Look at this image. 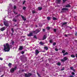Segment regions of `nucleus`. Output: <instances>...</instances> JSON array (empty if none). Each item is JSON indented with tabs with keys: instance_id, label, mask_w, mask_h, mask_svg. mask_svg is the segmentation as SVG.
<instances>
[{
	"instance_id": "nucleus-1",
	"label": "nucleus",
	"mask_w": 77,
	"mask_h": 77,
	"mask_svg": "<svg viewBox=\"0 0 77 77\" xmlns=\"http://www.w3.org/2000/svg\"><path fill=\"white\" fill-rule=\"evenodd\" d=\"M4 48L3 50L5 52H8L10 51L11 49L10 48V47H12V45H10L8 43H6V44L4 45H3Z\"/></svg>"
},
{
	"instance_id": "nucleus-2",
	"label": "nucleus",
	"mask_w": 77,
	"mask_h": 77,
	"mask_svg": "<svg viewBox=\"0 0 77 77\" xmlns=\"http://www.w3.org/2000/svg\"><path fill=\"white\" fill-rule=\"evenodd\" d=\"M37 29L35 31H34V33L35 34H37V33H39V32H40V31H41V29Z\"/></svg>"
},
{
	"instance_id": "nucleus-3",
	"label": "nucleus",
	"mask_w": 77,
	"mask_h": 77,
	"mask_svg": "<svg viewBox=\"0 0 77 77\" xmlns=\"http://www.w3.org/2000/svg\"><path fill=\"white\" fill-rule=\"evenodd\" d=\"M4 24L7 27H9V24L8 22L6 21H4Z\"/></svg>"
},
{
	"instance_id": "nucleus-4",
	"label": "nucleus",
	"mask_w": 77,
	"mask_h": 77,
	"mask_svg": "<svg viewBox=\"0 0 77 77\" xmlns=\"http://www.w3.org/2000/svg\"><path fill=\"white\" fill-rule=\"evenodd\" d=\"M68 60V58L66 57H65L63 58V59H62L61 60L62 62H65L66 60Z\"/></svg>"
},
{
	"instance_id": "nucleus-5",
	"label": "nucleus",
	"mask_w": 77,
	"mask_h": 77,
	"mask_svg": "<svg viewBox=\"0 0 77 77\" xmlns=\"http://www.w3.org/2000/svg\"><path fill=\"white\" fill-rule=\"evenodd\" d=\"M62 11H61V12H63L64 11H68V8H62Z\"/></svg>"
},
{
	"instance_id": "nucleus-6",
	"label": "nucleus",
	"mask_w": 77,
	"mask_h": 77,
	"mask_svg": "<svg viewBox=\"0 0 77 77\" xmlns=\"http://www.w3.org/2000/svg\"><path fill=\"white\" fill-rule=\"evenodd\" d=\"M11 72V73H12V72H14L15 71V70H14V68H11L10 70Z\"/></svg>"
},
{
	"instance_id": "nucleus-7",
	"label": "nucleus",
	"mask_w": 77,
	"mask_h": 77,
	"mask_svg": "<svg viewBox=\"0 0 77 77\" xmlns=\"http://www.w3.org/2000/svg\"><path fill=\"white\" fill-rule=\"evenodd\" d=\"M60 0H56V2L57 4H60Z\"/></svg>"
},
{
	"instance_id": "nucleus-8",
	"label": "nucleus",
	"mask_w": 77,
	"mask_h": 77,
	"mask_svg": "<svg viewBox=\"0 0 77 77\" xmlns=\"http://www.w3.org/2000/svg\"><path fill=\"white\" fill-rule=\"evenodd\" d=\"M35 51L36 53V54H35L36 55H37V54H39V51H38V50H36Z\"/></svg>"
},
{
	"instance_id": "nucleus-9",
	"label": "nucleus",
	"mask_w": 77,
	"mask_h": 77,
	"mask_svg": "<svg viewBox=\"0 0 77 77\" xmlns=\"http://www.w3.org/2000/svg\"><path fill=\"white\" fill-rule=\"evenodd\" d=\"M0 30H1V31H4V30H5V27H4L0 29Z\"/></svg>"
},
{
	"instance_id": "nucleus-10",
	"label": "nucleus",
	"mask_w": 77,
	"mask_h": 77,
	"mask_svg": "<svg viewBox=\"0 0 77 77\" xmlns=\"http://www.w3.org/2000/svg\"><path fill=\"white\" fill-rule=\"evenodd\" d=\"M32 34L33 33L32 32H30L29 34H27V35L28 36H32Z\"/></svg>"
},
{
	"instance_id": "nucleus-11",
	"label": "nucleus",
	"mask_w": 77,
	"mask_h": 77,
	"mask_svg": "<svg viewBox=\"0 0 77 77\" xmlns=\"http://www.w3.org/2000/svg\"><path fill=\"white\" fill-rule=\"evenodd\" d=\"M21 17L23 20H24V21H26V18H24V17L22 15H21Z\"/></svg>"
},
{
	"instance_id": "nucleus-12",
	"label": "nucleus",
	"mask_w": 77,
	"mask_h": 77,
	"mask_svg": "<svg viewBox=\"0 0 77 77\" xmlns=\"http://www.w3.org/2000/svg\"><path fill=\"white\" fill-rule=\"evenodd\" d=\"M18 49L19 50H22L23 49V46H21Z\"/></svg>"
},
{
	"instance_id": "nucleus-13",
	"label": "nucleus",
	"mask_w": 77,
	"mask_h": 77,
	"mask_svg": "<svg viewBox=\"0 0 77 77\" xmlns=\"http://www.w3.org/2000/svg\"><path fill=\"white\" fill-rule=\"evenodd\" d=\"M46 38H47V37H46V35H44L43 38L42 40H45V39H46Z\"/></svg>"
},
{
	"instance_id": "nucleus-14",
	"label": "nucleus",
	"mask_w": 77,
	"mask_h": 77,
	"mask_svg": "<svg viewBox=\"0 0 77 77\" xmlns=\"http://www.w3.org/2000/svg\"><path fill=\"white\" fill-rule=\"evenodd\" d=\"M39 44H40V45H43L44 44V43L42 42H40L39 43Z\"/></svg>"
},
{
	"instance_id": "nucleus-15",
	"label": "nucleus",
	"mask_w": 77,
	"mask_h": 77,
	"mask_svg": "<svg viewBox=\"0 0 77 77\" xmlns=\"http://www.w3.org/2000/svg\"><path fill=\"white\" fill-rule=\"evenodd\" d=\"M44 48L45 50H48V47L47 46L45 47Z\"/></svg>"
},
{
	"instance_id": "nucleus-16",
	"label": "nucleus",
	"mask_w": 77,
	"mask_h": 77,
	"mask_svg": "<svg viewBox=\"0 0 77 77\" xmlns=\"http://www.w3.org/2000/svg\"><path fill=\"white\" fill-rule=\"evenodd\" d=\"M71 7V5H66V8H70Z\"/></svg>"
},
{
	"instance_id": "nucleus-17",
	"label": "nucleus",
	"mask_w": 77,
	"mask_h": 77,
	"mask_svg": "<svg viewBox=\"0 0 77 77\" xmlns=\"http://www.w3.org/2000/svg\"><path fill=\"white\" fill-rule=\"evenodd\" d=\"M32 75V74L31 73H29L28 74V75L29 77H30V76H31Z\"/></svg>"
},
{
	"instance_id": "nucleus-18",
	"label": "nucleus",
	"mask_w": 77,
	"mask_h": 77,
	"mask_svg": "<svg viewBox=\"0 0 77 77\" xmlns=\"http://www.w3.org/2000/svg\"><path fill=\"white\" fill-rule=\"evenodd\" d=\"M38 10H39V11H41V10H42V8L40 7H39L38 8Z\"/></svg>"
},
{
	"instance_id": "nucleus-19",
	"label": "nucleus",
	"mask_w": 77,
	"mask_h": 77,
	"mask_svg": "<svg viewBox=\"0 0 77 77\" xmlns=\"http://www.w3.org/2000/svg\"><path fill=\"white\" fill-rule=\"evenodd\" d=\"M25 74V77H29V76H28V74L27 73H24Z\"/></svg>"
},
{
	"instance_id": "nucleus-20",
	"label": "nucleus",
	"mask_w": 77,
	"mask_h": 77,
	"mask_svg": "<svg viewBox=\"0 0 77 77\" xmlns=\"http://www.w3.org/2000/svg\"><path fill=\"white\" fill-rule=\"evenodd\" d=\"M47 20L49 21L50 20H51V17H47Z\"/></svg>"
},
{
	"instance_id": "nucleus-21",
	"label": "nucleus",
	"mask_w": 77,
	"mask_h": 77,
	"mask_svg": "<svg viewBox=\"0 0 77 77\" xmlns=\"http://www.w3.org/2000/svg\"><path fill=\"white\" fill-rule=\"evenodd\" d=\"M57 65H58V66H60L61 65V63H60L59 62H58L57 63Z\"/></svg>"
},
{
	"instance_id": "nucleus-22",
	"label": "nucleus",
	"mask_w": 77,
	"mask_h": 77,
	"mask_svg": "<svg viewBox=\"0 0 77 77\" xmlns=\"http://www.w3.org/2000/svg\"><path fill=\"white\" fill-rule=\"evenodd\" d=\"M13 21H14V22H17V20L15 18H14L13 19Z\"/></svg>"
},
{
	"instance_id": "nucleus-23",
	"label": "nucleus",
	"mask_w": 77,
	"mask_h": 77,
	"mask_svg": "<svg viewBox=\"0 0 77 77\" xmlns=\"http://www.w3.org/2000/svg\"><path fill=\"white\" fill-rule=\"evenodd\" d=\"M11 65H12V63H9L8 64V66H9V67H11Z\"/></svg>"
},
{
	"instance_id": "nucleus-24",
	"label": "nucleus",
	"mask_w": 77,
	"mask_h": 77,
	"mask_svg": "<svg viewBox=\"0 0 77 77\" xmlns=\"http://www.w3.org/2000/svg\"><path fill=\"white\" fill-rule=\"evenodd\" d=\"M52 19L53 20H57V18L55 17H53Z\"/></svg>"
},
{
	"instance_id": "nucleus-25",
	"label": "nucleus",
	"mask_w": 77,
	"mask_h": 77,
	"mask_svg": "<svg viewBox=\"0 0 77 77\" xmlns=\"http://www.w3.org/2000/svg\"><path fill=\"white\" fill-rule=\"evenodd\" d=\"M14 43H15V42H14V41H11L12 45H14Z\"/></svg>"
},
{
	"instance_id": "nucleus-26",
	"label": "nucleus",
	"mask_w": 77,
	"mask_h": 77,
	"mask_svg": "<svg viewBox=\"0 0 77 77\" xmlns=\"http://www.w3.org/2000/svg\"><path fill=\"white\" fill-rule=\"evenodd\" d=\"M67 54H68V53L67 52H66L65 54H63V56H65V55H66Z\"/></svg>"
},
{
	"instance_id": "nucleus-27",
	"label": "nucleus",
	"mask_w": 77,
	"mask_h": 77,
	"mask_svg": "<svg viewBox=\"0 0 77 77\" xmlns=\"http://www.w3.org/2000/svg\"><path fill=\"white\" fill-rule=\"evenodd\" d=\"M67 24V22H65L63 23L62 26H63V25H65V24Z\"/></svg>"
},
{
	"instance_id": "nucleus-28",
	"label": "nucleus",
	"mask_w": 77,
	"mask_h": 77,
	"mask_svg": "<svg viewBox=\"0 0 77 77\" xmlns=\"http://www.w3.org/2000/svg\"><path fill=\"white\" fill-rule=\"evenodd\" d=\"M71 57H75V56H74V54L71 55Z\"/></svg>"
},
{
	"instance_id": "nucleus-29",
	"label": "nucleus",
	"mask_w": 77,
	"mask_h": 77,
	"mask_svg": "<svg viewBox=\"0 0 77 77\" xmlns=\"http://www.w3.org/2000/svg\"><path fill=\"white\" fill-rule=\"evenodd\" d=\"M37 74L38 77H41V75L40 74H39V73H38L37 72Z\"/></svg>"
},
{
	"instance_id": "nucleus-30",
	"label": "nucleus",
	"mask_w": 77,
	"mask_h": 77,
	"mask_svg": "<svg viewBox=\"0 0 77 77\" xmlns=\"http://www.w3.org/2000/svg\"><path fill=\"white\" fill-rule=\"evenodd\" d=\"M11 30L12 33H14V29L13 28H11Z\"/></svg>"
},
{
	"instance_id": "nucleus-31",
	"label": "nucleus",
	"mask_w": 77,
	"mask_h": 77,
	"mask_svg": "<svg viewBox=\"0 0 77 77\" xmlns=\"http://www.w3.org/2000/svg\"><path fill=\"white\" fill-rule=\"evenodd\" d=\"M34 38H35V39H37V37H36V35H35L34 36Z\"/></svg>"
},
{
	"instance_id": "nucleus-32",
	"label": "nucleus",
	"mask_w": 77,
	"mask_h": 77,
	"mask_svg": "<svg viewBox=\"0 0 77 77\" xmlns=\"http://www.w3.org/2000/svg\"><path fill=\"white\" fill-rule=\"evenodd\" d=\"M49 42L50 43H52L53 42V40H52V39H51L50 41H49Z\"/></svg>"
},
{
	"instance_id": "nucleus-33",
	"label": "nucleus",
	"mask_w": 77,
	"mask_h": 77,
	"mask_svg": "<svg viewBox=\"0 0 77 77\" xmlns=\"http://www.w3.org/2000/svg\"><path fill=\"white\" fill-rule=\"evenodd\" d=\"M70 69H71V70H72L73 71H74V70H73V67H70Z\"/></svg>"
},
{
	"instance_id": "nucleus-34",
	"label": "nucleus",
	"mask_w": 77,
	"mask_h": 77,
	"mask_svg": "<svg viewBox=\"0 0 77 77\" xmlns=\"http://www.w3.org/2000/svg\"><path fill=\"white\" fill-rule=\"evenodd\" d=\"M26 9V7H23V10H25V9Z\"/></svg>"
},
{
	"instance_id": "nucleus-35",
	"label": "nucleus",
	"mask_w": 77,
	"mask_h": 77,
	"mask_svg": "<svg viewBox=\"0 0 77 77\" xmlns=\"http://www.w3.org/2000/svg\"><path fill=\"white\" fill-rule=\"evenodd\" d=\"M47 29L48 30H50V28L49 27H47Z\"/></svg>"
},
{
	"instance_id": "nucleus-36",
	"label": "nucleus",
	"mask_w": 77,
	"mask_h": 77,
	"mask_svg": "<svg viewBox=\"0 0 77 77\" xmlns=\"http://www.w3.org/2000/svg\"><path fill=\"white\" fill-rule=\"evenodd\" d=\"M20 14H19L17 15L15 17V18H17L18 17V16H20Z\"/></svg>"
},
{
	"instance_id": "nucleus-37",
	"label": "nucleus",
	"mask_w": 77,
	"mask_h": 77,
	"mask_svg": "<svg viewBox=\"0 0 77 77\" xmlns=\"http://www.w3.org/2000/svg\"><path fill=\"white\" fill-rule=\"evenodd\" d=\"M56 45V43H55V42H54V43L53 44V45Z\"/></svg>"
},
{
	"instance_id": "nucleus-38",
	"label": "nucleus",
	"mask_w": 77,
	"mask_h": 77,
	"mask_svg": "<svg viewBox=\"0 0 77 77\" xmlns=\"http://www.w3.org/2000/svg\"><path fill=\"white\" fill-rule=\"evenodd\" d=\"M65 52V51L64 50H63L62 51V53H64Z\"/></svg>"
},
{
	"instance_id": "nucleus-39",
	"label": "nucleus",
	"mask_w": 77,
	"mask_h": 77,
	"mask_svg": "<svg viewBox=\"0 0 77 77\" xmlns=\"http://www.w3.org/2000/svg\"><path fill=\"white\" fill-rule=\"evenodd\" d=\"M21 53L22 54H24V51H22L21 52Z\"/></svg>"
},
{
	"instance_id": "nucleus-40",
	"label": "nucleus",
	"mask_w": 77,
	"mask_h": 77,
	"mask_svg": "<svg viewBox=\"0 0 77 77\" xmlns=\"http://www.w3.org/2000/svg\"><path fill=\"white\" fill-rule=\"evenodd\" d=\"M14 9H16L17 8V7H16V6L14 5Z\"/></svg>"
},
{
	"instance_id": "nucleus-41",
	"label": "nucleus",
	"mask_w": 77,
	"mask_h": 77,
	"mask_svg": "<svg viewBox=\"0 0 77 77\" xmlns=\"http://www.w3.org/2000/svg\"><path fill=\"white\" fill-rule=\"evenodd\" d=\"M74 18L75 20H77V16H75L74 17Z\"/></svg>"
},
{
	"instance_id": "nucleus-42",
	"label": "nucleus",
	"mask_w": 77,
	"mask_h": 77,
	"mask_svg": "<svg viewBox=\"0 0 77 77\" xmlns=\"http://www.w3.org/2000/svg\"><path fill=\"white\" fill-rule=\"evenodd\" d=\"M56 30H57V29H54V32H56Z\"/></svg>"
},
{
	"instance_id": "nucleus-43",
	"label": "nucleus",
	"mask_w": 77,
	"mask_h": 77,
	"mask_svg": "<svg viewBox=\"0 0 77 77\" xmlns=\"http://www.w3.org/2000/svg\"><path fill=\"white\" fill-rule=\"evenodd\" d=\"M25 3H26V1H24L23 2V5H24V4H25Z\"/></svg>"
},
{
	"instance_id": "nucleus-44",
	"label": "nucleus",
	"mask_w": 77,
	"mask_h": 77,
	"mask_svg": "<svg viewBox=\"0 0 77 77\" xmlns=\"http://www.w3.org/2000/svg\"><path fill=\"white\" fill-rule=\"evenodd\" d=\"M72 75H74L75 74V73H74V72H72Z\"/></svg>"
},
{
	"instance_id": "nucleus-45",
	"label": "nucleus",
	"mask_w": 77,
	"mask_h": 77,
	"mask_svg": "<svg viewBox=\"0 0 77 77\" xmlns=\"http://www.w3.org/2000/svg\"><path fill=\"white\" fill-rule=\"evenodd\" d=\"M67 0H63V3H65V1Z\"/></svg>"
},
{
	"instance_id": "nucleus-46",
	"label": "nucleus",
	"mask_w": 77,
	"mask_h": 77,
	"mask_svg": "<svg viewBox=\"0 0 77 77\" xmlns=\"http://www.w3.org/2000/svg\"><path fill=\"white\" fill-rule=\"evenodd\" d=\"M55 51H58V49L56 48L55 49Z\"/></svg>"
},
{
	"instance_id": "nucleus-47",
	"label": "nucleus",
	"mask_w": 77,
	"mask_h": 77,
	"mask_svg": "<svg viewBox=\"0 0 77 77\" xmlns=\"http://www.w3.org/2000/svg\"><path fill=\"white\" fill-rule=\"evenodd\" d=\"M0 60H3V58L0 57Z\"/></svg>"
},
{
	"instance_id": "nucleus-48",
	"label": "nucleus",
	"mask_w": 77,
	"mask_h": 77,
	"mask_svg": "<svg viewBox=\"0 0 77 77\" xmlns=\"http://www.w3.org/2000/svg\"><path fill=\"white\" fill-rule=\"evenodd\" d=\"M14 70H16L17 69V67H14Z\"/></svg>"
},
{
	"instance_id": "nucleus-49",
	"label": "nucleus",
	"mask_w": 77,
	"mask_h": 77,
	"mask_svg": "<svg viewBox=\"0 0 77 77\" xmlns=\"http://www.w3.org/2000/svg\"><path fill=\"white\" fill-rule=\"evenodd\" d=\"M32 13L33 14H35V11H33L32 12Z\"/></svg>"
},
{
	"instance_id": "nucleus-50",
	"label": "nucleus",
	"mask_w": 77,
	"mask_h": 77,
	"mask_svg": "<svg viewBox=\"0 0 77 77\" xmlns=\"http://www.w3.org/2000/svg\"><path fill=\"white\" fill-rule=\"evenodd\" d=\"M45 29H43V32H45Z\"/></svg>"
},
{
	"instance_id": "nucleus-51",
	"label": "nucleus",
	"mask_w": 77,
	"mask_h": 77,
	"mask_svg": "<svg viewBox=\"0 0 77 77\" xmlns=\"http://www.w3.org/2000/svg\"><path fill=\"white\" fill-rule=\"evenodd\" d=\"M65 36H66V37H67V36H68V35L66 34H65Z\"/></svg>"
},
{
	"instance_id": "nucleus-52",
	"label": "nucleus",
	"mask_w": 77,
	"mask_h": 77,
	"mask_svg": "<svg viewBox=\"0 0 77 77\" xmlns=\"http://www.w3.org/2000/svg\"><path fill=\"white\" fill-rule=\"evenodd\" d=\"M75 36H77V33L76 32L75 33Z\"/></svg>"
},
{
	"instance_id": "nucleus-53",
	"label": "nucleus",
	"mask_w": 77,
	"mask_h": 77,
	"mask_svg": "<svg viewBox=\"0 0 77 77\" xmlns=\"http://www.w3.org/2000/svg\"><path fill=\"white\" fill-rule=\"evenodd\" d=\"M13 33H14L12 32L11 34V36H12L13 35Z\"/></svg>"
},
{
	"instance_id": "nucleus-54",
	"label": "nucleus",
	"mask_w": 77,
	"mask_h": 77,
	"mask_svg": "<svg viewBox=\"0 0 77 77\" xmlns=\"http://www.w3.org/2000/svg\"><path fill=\"white\" fill-rule=\"evenodd\" d=\"M70 77H74L73 75H70Z\"/></svg>"
},
{
	"instance_id": "nucleus-55",
	"label": "nucleus",
	"mask_w": 77,
	"mask_h": 77,
	"mask_svg": "<svg viewBox=\"0 0 77 77\" xmlns=\"http://www.w3.org/2000/svg\"><path fill=\"white\" fill-rule=\"evenodd\" d=\"M64 69H61V71H63Z\"/></svg>"
},
{
	"instance_id": "nucleus-56",
	"label": "nucleus",
	"mask_w": 77,
	"mask_h": 77,
	"mask_svg": "<svg viewBox=\"0 0 77 77\" xmlns=\"http://www.w3.org/2000/svg\"><path fill=\"white\" fill-rule=\"evenodd\" d=\"M3 76H4V75H1V76L2 77H3Z\"/></svg>"
},
{
	"instance_id": "nucleus-57",
	"label": "nucleus",
	"mask_w": 77,
	"mask_h": 77,
	"mask_svg": "<svg viewBox=\"0 0 77 77\" xmlns=\"http://www.w3.org/2000/svg\"><path fill=\"white\" fill-rule=\"evenodd\" d=\"M75 55H76L75 57H76L77 58V54H76Z\"/></svg>"
},
{
	"instance_id": "nucleus-58",
	"label": "nucleus",
	"mask_w": 77,
	"mask_h": 77,
	"mask_svg": "<svg viewBox=\"0 0 77 77\" xmlns=\"http://www.w3.org/2000/svg\"><path fill=\"white\" fill-rule=\"evenodd\" d=\"M24 71V70H22V72H23V71Z\"/></svg>"
},
{
	"instance_id": "nucleus-59",
	"label": "nucleus",
	"mask_w": 77,
	"mask_h": 77,
	"mask_svg": "<svg viewBox=\"0 0 77 77\" xmlns=\"http://www.w3.org/2000/svg\"><path fill=\"white\" fill-rule=\"evenodd\" d=\"M35 27H38V26H37V25H35Z\"/></svg>"
},
{
	"instance_id": "nucleus-60",
	"label": "nucleus",
	"mask_w": 77,
	"mask_h": 77,
	"mask_svg": "<svg viewBox=\"0 0 77 77\" xmlns=\"http://www.w3.org/2000/svg\"><path fill=\"white\" fill-rule=\"evenodd\" d=\"M25 59H27V57H25Z\"/></svg>"
},
{
	"instance_id": "nucleus-61",
	"label": "nucleus",
	"mask_w": 77,
	"mask_h": 77,
	"mask_svg": "<svg viewBox=\"0 0 77 77\" xmlns=\"http://www.w3.org/2000/svg\"><path fill=\"white\" fill-rule=\"evenodd\" d=\"M13 12L14 13V14H15L16 13L14 11Z\"/></svg>"
},
{
	"instance_id": "nucleus-62",
	"label": "nucleus",
	"mask_w": 77,
	"mask_h": 77,
	"mask_svg": "<svg viewBox=\"0 0 77 77\" xmlns=\"http://www.w3.org/2000/svg\"><path fill=\"white\" fill-rule=\"evenodd\" d=\"M75 42H77V40H75Z\"/></svg>"
},
{
	"instance_id": "nucleus-63",
	"label": "nucleus",
	"mask_w": 77,
	"mask_h": 77,
	"mask_svg": "<svg viewBox=\"0 0 77 77\" xmlns=\"http://www.w3.org/2000/svg\"><path fill=\"white\" fill-rule=\"evenodd\" d=\"M15 14H18V13H15Z\"/></svg>"
},
{
	"instance_id": "nucleus-64",
	"label": "nucleus",
	"mask_w": 77,
	"mask_h": 77,
	"mask_svg": "<svg viewBox=\"0 0 77 77\" xmlns=\"http://www.w3.org/2000/svg\"><path fill=\"white\" fill-rule=\"evenodd\" d=\"M70 29H72V28H71V27H69Z\"/></svg>"
}]
</instances>
